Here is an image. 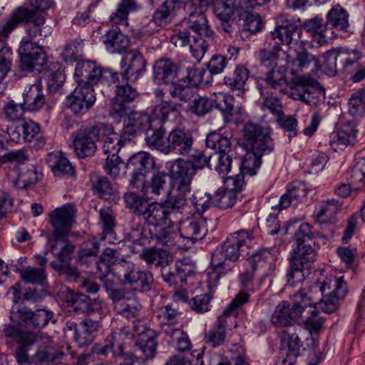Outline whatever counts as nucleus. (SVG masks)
Here are the masks:
<instances>
[{
    "label": "nucleus",
    "mask_w": 365,
    "mask_h": 365,
    "mask_svg": "<svg viewBox=\"0 0 365 365\" xmlns=\"http://www.w3.org/2000/svg\"><path fill=\"white\" fill-rule=\"evenodd\" d=\"M170 178L165 172H158L152 175L149 181L140 183L142 192L154 196H165L170 194L169 185Z\"/></svg>",
    "instance_id": "obj_29"
},
{
    "label": "nucleus",
    "mask_w": 365,
    "mask_h": 365,
    "mask_svg": "<svg viewBox=\"0 0 365 365\" xmlns=\"http://www.w3.org/2000/svg\"><path fill=\"white\" fill-rule=\"evenodd\" d=\"M96 101V94L92 86L77 85L73 92L67 96L66 106L75 113H86Z\"/></svg>",
    "instance_id": "obj_16"
},
{
    "label": "nucleus",
    "mask_w": 365,
    "mask_h": 365,
    "mask_svg": "<svg viewBox=\"0 0 365 365\" xmlns=\"http://www.w3.org/2000/svg\"><path fill=\"white\" fill-rule=\"evenodd\" d=\"M44 103L45 97L41 92L40 85H32L29 89L24 93L23 104L27 110L36 111Z\"/></svg>",
    "instance_id": "obj_53"
},
{
    "label": "nucleus",
    "mask_w": 365,
    "mask_h": 365,
    "mask_svg": "<svg viewBox=\"0 0 365 365\" xmlns=\"http://www.w3.org/2000/svg\"><path fill=\"white\" fill-rule=\"evenodd\" d=\"M348 179L356 190L365 191V158H358L355 164L348 171Z\"/></svg>",
    "instance_id": "obj_55"
},
{
    "label": "nucleus",
    "mask_w": 365,
    "mask_h": 365,
    "mask_svg": "<svg viewBox=\"0 0 365 365\" xmlns=\"http://www.w3.org/2000/svg\"><path fill=\"white\" fill-rule=\"evenodd\" d=\"M204 37L201 36H199V37L193 36L191 41L190 31L187 29H175L170 38V41L175 47L189 46L192 56L197 59H200L209 46Z\"/></svg>",
    "instance_id": "obj_19"
},
{
    "label": "nucleus",
    "mask_w": 365,
    "mask_h": 365,
    "mask_svg": "<svg viewBox=\"0 0 365 365\" xmlns=\"http://www.w3.org/2000/svg\"><path fill=\"white\" fill-rule=\"evenodd\" d=\"M178 232L181 238L192 243L201 240L207 232V218L195 214L182 216L179 220Z\"/></svg>",
    "instance_id": "obj_14"
},
{
    "label": "nucleus",
    "mask_w": 365,
    "mask_h": 365,
    "mask_svg": "<svg viewBox=\"0 0 365 365\" xmlns=\"http://www.w3.org/2000/svg\"><path fill=\"white\" fill-rule=\"evenodd\" d=\"M3 332L6 338L17 344L14 356L19 365H26L31 362L35 365H52L62 361L66 354L56 351L52 346L42 344L30 358L29 350L35 344L37 335L14 324H6Z\"/></svg>",
    "instance_id": "obj_2"
},
{
    "label": "nucleus",
    "mask_w": 365,
    "mask_h": 365,
    "mask_svg": "<svg viewBox=\"0 0 365 365\" xmlns=\"http://www.w3.org/2000/svg\"><path fill=\"white\" fill-rule=\"evenodd\" d=\"M107 340L110 355L114 359H123L118 365H143V360L141 358L125 351L124 344L116 333H110L107 336Z\"/></svg>",
    "instance_id": "obj_26"
},
{
    "label": "nucleus",
    "mask_w": 365,
    "mask_h": 365,
    "mask_svg": "<svg viewBox=\"0 0 365 365\" xmlns=\"http://www.w3.org/2000/svg\"><path fill=\"white\" fill-rule=\"evenodd\" d=\"M326 25L340 31L346 29L349 26L347 11L339 5L333 6L327 14Z\"/></svg>",
    "instance_id": "obj_47"
},
{
    "label": "nucleus",
    "mask_w": 365,
    "mask_h": 365,
    "mask_svg": "<svg viewBox=\"0 0 365 365\" xmlns=\"http://www.w3.org/2000/svg\"><path fill=\"white\" fill-rule=\"evenodd\" d=\"M166 129L160 121H153L145 133V145L151 150H155L166 154L167 137L165 138Z\"/></svg>",
    "instance_id": "obj_27"
},
{
    "label": "nucleus",
    "mask_w": 365,
    "mask_h": 365,
    "mask_svg": "<svg viewBox=\"0 0 365 365\" xmlns=\"http://www.w3.org/2000/svg\"><path fill=\"white\" fill-rule=\"evenodd\" d=\"M238 195L235 191L219 189L212 197V205L220 209L231 208L236 203Z\"/></svg>",
    "instance_id": "obj_60"
},
{
    "label": "nucleus",
    "mask_w": 365,
    "mask_h": 365,
    "mask_svg": "<svg viewBox=\"0 0 365 365\" xmlns=\"http://www.w3.org/2000/svg\"><path fill=\"white\" fill-rule=\"evenodd\" d=\"M188 272L187 267L180 264H175L173 268L164 267L161 275L164 282L178 290L186 283Z\"/></svg>",
    "instance_id": "obj_33"
},
{
    "label": "nucleus",
    "mask_w": 365,
    "mask_h": 365,
    "mask_svg": "<svg viewBox=\"0 0 365 365\" xmlns=\"http://www.w3.org/2000/svg\"><path fill=\"white\" fill-rule=\"evenodd\" d=\"M245 145L255 152L269 153L274 148L268 127L258 124L247 123L243 129Z\"/></svg>",
    "instance_id": "obj_12"
},
{
    "label": "nucleus",
    "mask_w": 365,
    "mask_h": 365,
    "mask_svg": "<svg viewBox=\"0 0 365 365\" xmlns=\"http://www.w3.org/2000/svg\"><path fill=\"white\" fill-rule=\"evenodd\" d=\"M98 128L104 130L99 137V142H103L102 149L105 154H118L120 148L128 143V140L123 138V132L120 130V135H118L110 124L98 123Z\"/></svg>",
    "instance_id": "obj_23"
},
{
    "label": "nucleus",
    "mask_w": 365,
    "mask_h": 365,
    "mask_svg": "<svg viewBox=\"0 0 365 365\" xmlns=\"http://www.w3.org/2000/svg\"><path fill=\"white\" fill-rule=\"evenodd\" d=\"M189 193L190 192H178L168 198L165 208L171 221L173 218H177L178 215L184 216L190 214L188 197L187 196Z\"/></svg>",
    "instance_id": "obj_32"
},
{
    "label": "nucleus",
    "mask_w": 365,
    "mask_h": 365,
    "mask_svg": "<svg viewBox=\"0 0 365 365\" xmlns=\"http://www.w3.org/2000/svg\"><path fill=\"white\" fill-rule=\"evenodd\" d=\"M195 172L193 168L187 167L185 160L176 159L170 170V178L177 192H190L191 182Z\"/></svg>",
    "instance_id": "obj_22"
},
{
    "label": "nucleus",
    "mask_w": 365,
    "mask_h": 365,
    "mask_svg": "<svg viewBox=\"0 0 365 365\" xmlns=\"http://www.w3.org/2000/svg\"><path fill=\"white\" fill-rule=\"evenodd\" d=\"M104 43L109 52L119 53L128 47L129 41L122 32L113 29L107 33Z\"/></svg>",
    "instance_id": "obj_50"
},
{
    "label": "nucleus",
    "mask_w": 365,
    "mask_h": 365,
    "mask_svg": "<svg viewBox=\"0 0 365 365\" xmlns=\"http://www.w3.org/2000/svg\"><path fill=\"white\" fill-rule=\"evenodd\" d=\"M290 95L294 100H298L310 106H318L325 101V89L315 79L299 76L291 81Z\"/></svg>",
    "instance_id": "obj_7"
},
{
    "label": "nucleus",
    "mask_w": 365,
    "mask_h": 365,
    "mask_svg": "<svg viewBox=\"0 0 365 365\" xmlns=\"http://www.w3.org/2000/svg\"><path fill=\"white\" fill-rule=\"evenodd\" d=\"M235 155L236 153H213L210 155L209 168L220 175H226L230 171L233 162L235 163Z\"/></svg>",
    "instance_id": "obj_51"
},
{
    "label": "nucleus",
    "mask_w": 365,
    "mask_h": 365,
    "mask_svg": "<svg viewBox=\"0 0 365 365\" xmlns=\"http://www.w3.org/2000/svg\"><path fill=\"white\" fill-rule=\"evenodd\" d=\"M178 71L177 65L170 59H159L155 61L153 67V80L158 85L173 84L177 77Z\"/></svg>",
    "instance_id": "obj_28"
},
{
    "label": "nucleus",
    "mask_w": 365,
    "mask_h": 365,
    "mask_svg": "<svg viewBox=\"0 0 365 365\" xmlns=\"http://www.w3.org/2000/svg\"><path fill=\"white\" fill-rule=\"evenodd\" d=\"M151 123V118L144 111H130L123 120V128L121 131L123 138L130 142L132 138H135L149 128Z\"/></svg>",
    "instance_id": "obj_20"
},
{
    "label": "nucleus",
    "mask_w": 365,
    "mask_h": 365,
    "mask_svg": "<svg viewBox=\"0 0 365 365\" xmlns=\"http://www.w3.org/2000/svg\"><path fill=\"white\" fill-rule=\"evenodd\" d=\"M253 239V230H240L230 234L226 240L218 246L213 253L225 259L238 262L249 254L250 242Z\"/></svg>",
    "instance_id": "obj_9"
},
{
    "label": "nucleus",
    "mask_w": 365,
    "mask_h": 365,
    "mask_svg": "<svg viewBox=\"0 0 365 365\" xmlns=\"http://www.w3.org/2000/svg\"><path fill=\"white\" fill-rule=\"evenodd\" d=\"M155 162L148 153L139 152L133 154L127 162L125 168L131 172L130 185L138 188L143 183L147 173L154 170Z\"/></svg>",
    "instance_id": "obj_13"
},
{
    "label": "nucleus",
    "mask_w": 365,
    "mask_h": 365,
    "mask_svg": "<svg viewBox=\"0 0 365 365\" xmlns=\"http://www.w3.org/2000/svg\"><path fill=\"white\" fill-rule=\"evenodd\" d=\"M140 8V5L137 0H120L116 11L110 16V21L116 24H125L128 14L137 11Z\"/></svg>",
    "instance_id": "obj_46"
},
{
    "label": "nucleus",
    "mask_w": 365,
    "mask_h": 365,
    "mask_svg": "<svg viewBox=\"0 0 365 365\" xmlns=\"http://www.w3.org/2000/svg\"><path fill=\"white\" fill-rule=\"evenodd\" d=\"M273 260V256L266 249L261 250L259 252L252 254L247 262L253 269H265L270 267L271 262Z\"/></svg>",
    "instance_id": "obj_64"
},
{
    "label": "nucleus",
    "mask_w": 365,
    "mask_h": 365,
    "mask_svg": "<svg viewBox=\"0 0 365 365\" xmlns=\"http://www.w3.org/2000/svg\"><path fill=\"white\" fill-rule=\"evenodd\" d=\"M316 296L318 298L314 300V303L312 305L314 309L310 312L309 316L304 321V328L310 334L319 333L324 323V318L319 316V312L318 311V309H321L318 306V302L322 298L321 293L318 292Z\"/></svg>",
    "instance_id": "obj_57"
},
{
    "label": "nucleus",
    "mask_w": 365,
    "mask_h": 365,
    "mask_svg": "<svg viewBox=\"0 0 365 365\" xmlns=\"http://www.w3.org/2000/svg\"><path fill=\"white\" fill-rule=\"evenodd\" d=\"M281 50V46L278 45V42H275L273 45L267 42L264 44V48L259 49L258 51L257 57L260 66L267 70L278 67L277 63Z\"/></svg>",
    "instance_id": "obj_38"
},
{
    "label": "nucleus",
    "mask_w": 365,
    "mask_h": 365,
    "mask_svg": "<svg viewBox=\"0 0 365 365\" xmlns=\"http://www.w3.org/2000/svg\"><path fill=\"white\" fill-rule=\"evenodd\" d=\"M317 259V252L310 243L296 245L290 259L287 284L292 287L302 282L309 274L312 264Z\"/></svg>",
    "instance_id": "obj_5"
},
{
    "label": "nucleus",
    "mask_w": 365,
    "mask_h": 365,
    "mask_svg": "<svg viewBox=\"0 0 365 365\" xmlns=\"http://www.w3.org/2000/svg\"><path fill=\"white\" fill-rule=\"evenodd\" d=\"M103 131L98 128L97 123L71 134L73 149L78 158H91L95 155L98 150L96 143L99 142V137Z\"/></svg>",
    "instance_id": "obj_11"
},
{
    "label": "nucleus",
    "mask_w": 365,
    "mask_h": 365,
    "mask_svg": "<svg viewBox=\"0 0 365 365\" xmlns=\"http://www.w3.org/2000/svg\"><path fill=\"white\" fill-rule=\"evenodd\" d=\"M49 217L53 227V232L50 237L68 236L74 218L73 209L70 207L56 208L50 213Z\"/></svg>",
    "instance_id": "obj_24"
},
{
    "label": "nucleus",
    "mask_w": 365,
    "mask_h": 365,
    "mask_svg": "<svg viewBox=\"0 0 365 365\" xmlns=\"http://www.w3.org/2000/svg\"><path fill=\"white\" fill-rule=\"evenodd\" d=\"M16 272L26 284L44 285L47 281V274L43 268L27 266L22 269L17 268Z\"/></svg>",
    "instance_id": "obj_48"
},
{
    "label": "nucleus",
    "mask_w": 365,
    "mask_h": 365,
    "mask_svg": "<svg viewBox=\"0 0 365 365\" xmlns=\"http://www.w3.org/2000/svg\"><path fill=\"white\" fill-rule=\"evenodd\" d=\"M286 60L292 76H297L303 72L304 68H308L312 63L317 68L321 66L319 59L305 48L298 51L295 58L287 55Z\"/></svg>",
    "instance_id": "obj_31"
},
{
    "label": "nucleus",
    "mask_w": 365,
    "mask_h": 365,
    "mask_svg": "<svg viewBox=\"0 0 365 365\" xmlns=\"http://www.w3.org/2000/svg\"><path fill=\"white\" fill-rule=\"evenodd\" d=\"M66 302L74 312H80L86 314L96 312L100 305L96 300L92 301L89 297L81 293L71 294Z\"/></svg>",
    "instance_id": "obj_37"
},
{
    "label": "nucleus",
    "mask_w": 365,
    "mask_h": 365,
    "mask_svg": "<svg viewBox=\"0 0 365 365\" xmlns=\"http://www.w3.org/2000/svg\"><path fill=\"white\" fill-rule=\"evenodd\" d=\"M275 22L276 27L271 31L270 35L272 40H277L275 42H278V45L302 43V29L299 19L287 14H280L276 17Z\"/></svg>",
    "instance_id": "obj_10"
},
{
    "label": "nucleus",
    "mask_w": 365,
    "mask_h": 365,
    "mask_svg": "<svg viewBox=\"0 0 365 365\" xmlns=\"http://www.w3.org/2000/svg\"><path fill=\"white\" fill-rule=\"evenodd\" d=\"M212 6L218 20H230L235 14L242 16L243 11L241 0H217Z\"/></svg>",
    "instance_id": "obj_36"
},
{
    "label": "nucleus",
    "mask_w": 365,
    "mask_h": 365,
    "mask_svg": "<svg viewBox=\"0 0 365 365\" xmlns=\"http://www.w3.org/2000/svg\"><path fill=\"white\" fill-rule=\"evenodd\" d=\"M68 237H49V242L51 243V252L60 262L68 263L75 250V245L68 241Z\"/></svg>",
    "instance_id": "obj_34"
},
{
    "label": "nucleus",
    "mask_w": 365,
    "mask_h": 365,
    "mask_svg": "<svg viewBox=\"0 0 365 365\" xmlns=\"http://www.w3.org/2000/svg\"><path fill=\"white\" fill-rule=\"evenodd\" d=\"M250 71L244 66L239 65L233 71L224 77V84L231 90L239 91L244 88V86L249 78Z\"/></svg>",
    "instance_id": "obj_44"
},
{
    "label": "nucleus",
    "mask_w": 365,
    "mask_h": 365,
    "mask_svg": "<svg viewBox=\"0 0 365 365\" xmlns=\"http://www.w3.org/2000/svg\"><path fill=\"white\" fill-rule=\"evenodd\" d=\"M101 324L98 321L91 319H85L79 323L68 322L66 329L72 331L73 341L80 346H84L91 344L99 331Z\"/></svg>",
    "instance_id": "obj_18"
},
{
    "label": "nucleus",
    "mask_w": 365,
    "mask_h": 365,
    "mask_svg": "<svg viewBox=\"0 0 365 365\" xmlns=\"http://www.w3.org/2000/svg\"><path fill=\"white\" fill-rule=\"evenodd\" d=\"M190 214L202 215L212 205V197L206 192L195 190L188 197Z\"/></svg>",
    "instance_id": "obj_40"
},
{
    "label": "nucleus",
    "mask_w": 365,
    "mask_h": 365,
    "mask_svg": "<svg viewBox=\"0 0 365 365\" xmlns=\"http://www.w3.org/2000/svg\"><path fill=\"white\" fill-rule=\"evenodd\" d=\"M264 152H255L250 150L248 151L244 158L240 160V159H235V163H237L240 168V173L244 176L249 175L252 176L256 174L257 170L259 168L262 161V155L266 154Z\"/></svg>",
    "instance_id": "obj_39"
},
{
    "label": "nucleus",
    "mask_w": 365,
    "mask_h": 365,
    "mask_svg": "<svg viewBox=\"0 0 365 365\" xmlns=\"http://www.w3.org/2000/svg\"><path fill=\"white\" fill-rule=\"evenodd\" d=\"M46 163L55 175L61 174L73 175L74 173L72 165L61 152H53L48 154Z\"/></svg>",
    "instance_id": "obj_42"
},
{
    "label": "nucleus",
    "mask_w": 365,
    "mask_h": 365,
    "mask_svg": "<svg viewBox=\"0 0 365 365\" xmlns=\"http://www.w3.org/2000/svg\"><path fill=\"white\" fill-rule=\"evenodd\" d=\"M191 83L185 79L173 83L170 89V96L182 101H190L196 95L195 88L190 85Z\"/></svg>",
    "instance_id": "obj_58"
},
{
    "label": "nucleus",
    "mask_w": 365,
    "mask_h": 365,
    "mask_svg": "<svg viewBox=\"0 0 365 365\" xmlns=\"http://www.w3.org/2000/svg\"><path fill=\"white\" fill-rule=\"evenodd\" d=\"M349 112L354 118H361L365 113V88L354 93L349 100Z\"/></svg>",
    "instance_id": "obj_62"
},
{
    "label": "nucleus",
    "mask_w": 365,
    "mask_h": 365,
    "mask_svg": "<svg viewBox=\"0 0 365 365\" xmlns=\"http://www.w3.org/2000/svg\"><path fill=\"white\" fill-rule=\"evenodd\" d=\"M74 78L78 85L93 86L99 82L110 86L118 81V73L110 68L98 66L93 61H82L76 66Z\"/></svg>",
    "instance_id": "obj_6"
},
{
    "label": "nucleus",
    "mask_w": 365,
    "mask_h": 365,
    "mask_svg": "<svg viewBox=\"0 0 365 365\" xmlns=\"http://www.w3.org/2000/svg\"><path fill=\"white\" fill-rule=\"evenodd\" d=\"M285 72L282 67H276L267 70L265 76L257 83V88L260 94L284 93V86L287 84Z\"/></svg>",
    "instance_id": "obj_21"
},
{
    "label": "nucleus",
    "mask_w": 365,
    "mask_h": 365,
    "mask_svg": "<svg viewBox=\"0 0 365 365\" xmlns=\"http://www.w3.org/2000/svg\"><path fill=\"white\" fill-rule=\"evenodd\" d=\"M156 336L139 337L135 342V351H140L143 356H139L143 361L145 359H153L156 353L157 342Z\"/></svg>",
    "instance_id": "obj_59"
},
{
    "label": "nucleus",
    "mask_w": 365,
    "mask_h": 365,
    "mask_svg": "<svg viewBox=\"0 0 365 365\" xmlns=\"http://www.w3.org/2000/svg\"><path fill=\"white\" fill-rule=\"evenodd\" d=\"M151 237L164 246H174L181 238L178 227H175L172 221L164 227H160Z\"/></svg>",
    "instance_id": "obj_41"
},
{
    "label": "nucleus",
    "mask_w": 365,
    "mask_h": 365,
    "mask_svg": "<svg viewBox=\"0 0 365 365\" xmlns=\"http://www.w3.org/2000/svg\"><path fill=\"white\" fill-rule=\"evenodd\" d=\"M322 58V70L329 76H334L338 71L351 73L359 67V55L355 50L334 48L326 51Z\"/></svg>",
    "instance_id": "obj_4"
},
{
    "label": "nucleus",
    "mask_w": 365,
    "mask_h": 365,
    "mask_svg": "<svg viewBox=\"0 0 365 365\" xmlns=\"http://www.w3.org/2000/svg\"><path fill=\"white\" fill-rule=\"evenodd\" d=\"M284 93H274L269 94H260L263 97L261 108L264 111H269L276 117L282 115V103L280 96Z\"/></svg>",
    "instance_id": "obj_61"
},
{
    "label": "nucleus",
    "mask_w": 365,
    "mask_h": 365,
    "mask_svg": "<svg viewBox=\"0 0 365 365\" xmlns=\"http://www.w3.org/2000/svg\"><path fill=\"white\" fill-rule=\"evenodd\" d=\"M210 264L212 271L207 273V286L209 288H213L217 286L221 277L235 269L237 262L212 253Z\"/></svg>",
    "instance_id": "obj_25"
},
{
    "label": "nucleus",
    "mask_w": 365,
    "mask_h": 365,
    "mask_svg": "<svg viewBox=\"0 0 365 365\" xmlns=\"http://www.w3.org/2000/svg\"><path fill=\"white\" fill-rule=\"evenodd\" d=\"M318 292L322 295L319 307L324 313L331 314L339 309L348 288L343 277L326 279L314 283L309 289L301 288L293 295L292 304L282 301L276 307L270 318L272 324L279 328L292 327L307 307H312L318 298L316 296Z\"/></svg>",
    "instance_id": "obj_1"
},
{
    "label": "nucleus",
    "mask_w": 365,
    "mask_h": 365,
    "mask_svg": "<svg viewBox=\"0 0 365 365\" xmlns=\"http://www.w3.org/2000/svg\"><path fill=\"white\" fill-rule=\"evenodd\" d=\"M123 72L118 73L123 81H135L146 70V60L137 49H131L126 52L121 61Z\"/></svg>",
    "instance_id": "obj_17"
},
{
    "label": "nucleus",
    "mask_w": 365,
    "mask_h": 365,
    "mask_svg": "<svg viewBox=\"0 0 365 365\" xmlns=\"http://www.w3.org/2000/svg\"><path fill=\"white\" fill-rule=\"evenodd\" d=\"M194 145L195 138L192 133L185 128L176 126L167 135L165 155L174 153L181 156H186L192 150Z\"/></svg>",
    "instance_id": "obj_15"
},
{
    "label": "nucleus",
    "mask_w": 365,
    "mask_h": 365,
    "mask_svg": "<svg viewBox=\"0 0 365 365\" xmlns=\"http://www.w3.org/2000/svg\"><path fill=\"white\" fill-rule=\"evenodd\" d=\"M140 258L148 265L155 264L157 267L164 268V267H168L169 264L168 252L160 248H145L140 254Z\"/></svg>",
    "instance_id": "obj_45"
},
{
    "label": "nucleus",
    "mask_w": 365,
    "mask_h": 365,
    "mask_svg": "<svg viewBox=\"0 0 365 365\" xmlns=\"http://www.w3.org/2000/svg\"><path fill=\"white\" fill-rule=\"evenodd\" d=\"M119 279L124 286H129L133 290L147 292L152 288L153 276L151 272L143 269L132 261L120 259L118 262Z\"/></svg>",
    "instance_id": "obj_8"
},
{
    "label": "nucleus",
    "mask_w": 365,
    "mask_h": 365,
    "mask_svg": "<svg viewBox=\"0 0 365 365\" xmlns=\"http://www.w3.org/2000/svg\"><path fill=\"white\" fill-rule=\"evenodd\" d=\"M141 215L146 223L155 227L165 224L167 220L171 222L166 208L158 202H149Z\"/></svg>",
    "instance_id": "obj_35"
},
{
    "label": "nucleus",
    "mask_w": 365,
    "mask_h": 365,
    "mask_svg": "<svg viewBox=\"0 0 365 365\" xmlns=\"http://www.w3.org/2000/svg\"><path fill=\"white\" fill-rule=\"evenodd\" d=\"M213 106L212 100L206 96L195 95L187 105V111L197 117H204L212 110Z\"/></svg>",
    "instance_id": "obj_56"
},
{
    "label": "nucleus",
    "mask_w": 365,
    "mask_h": 365,
    "mask_svg": "<svg viewBox=\"0 0 365 365\" xmlns=\"http://www.w3.org/2000/svg\"><path fill=\"white\" fill-rule=\"evenodd\" d=\"M358 130L352 123L345 124L340 130L334 131L330 136V145L334 151L344 150L356 143Z\"/></svg>",
    "instance_id": "obj_30"
},
{
    "label": "nucleus",
    "mask_w": 365,
    "mask_h": 365,
    "mask_svg": "<svg viewBox=\"0 0 365 365\" xmlns=\"http://www.w3.org/2000/svg\"><path fill=\"white\" fill-rule=\"evenodd\" d=\"M179 0H165L153 15V21L157 25H162L173 18L180 7Z\"/></svg>",
    "instance_id": "obj_49"
},
{
    "label": "nucleus",
    "mask_w": 365,
    "mask_h": 365,
    "mask_svg": "<svg viewBox=\"0 0 365 365\" xmlns=\"http://www.w3.org/2000/svg\"><path fill=\"white\" fill-rule=\"evenodd\" d=\"M223 314L218 317L217 324L205 334V342L213 347L222 344L226 337L227 322Z\"/></svg>",
    "instance_id": "obj_52"
},
{
    "label": "nucleus",
    "mask_w": 365,
    "mask_h": 365,
    "mask_svg": "<svg viewBox=\"0 0 365 365\" xmlns=\"http://www.w3.org/2000/svg\"><path fill=\"white\" fill-rule=\"evenodd\" d=\"M31 12L29 8L19 6L11 14L10 18L5 22L1 28L2 37L8 38L10 34L15 30L19 25L28 20Z\"/></svg>",
    "instance_id": "obj_43"
},
{
    "label": "nucleus",
    "mask_w": 365,
    "mask_h": 365,
    "mask_svg": "<svg viewBox=\"0 0 365 365\" xmlns=\"http://www.w3.org/2000/svg\"><path fill=\"white\" fill-rule=\"evenodd\" d=\"M33 314L34 312L25 306L13 305L10 312V319L14 323L32 327Z\"/></svg>",
    "instance_id": "obj_63"
},
{
    "label": "nucleus",
    "mask_w": 365,
    "mask_h": 365,
    "mask_svg": "<svg viewBox=\"0 0 365 365\" xmlns=\"http://www.w3.org/2000/svg\"><path fill=\"white\" fill-rule=\"evenodd\" d=\"M282 340L287 341L288 348L287 359L284 361H289V365H291L293 360L305 351V348L303 347L302 341L296 333L289 334L284 331Z\"/></svg>",
    "instance_id": "obj_54"
},
{
    "label": "nucleus",
    "mask_w": 365,
    "mask_h": 365,
    "mask_svg": "<svg viewBox=\"0 0 365 365\" xmlns=\"http://www.w3.org/2000/svg\"><path fill=\"white\" fill-rule=\"evenodd\" d=\"M29 11L31 12L29 19L24 23L26 25L27 36L22 38L19 48V67L23 72H41L46 66L47 55L44 48L32 39L38 36L46 37L47 34L43 31L46 17L44 14H37L29 9Z\"/></svg>",
    "instance_id": "obj_3"
}]
</instances>
